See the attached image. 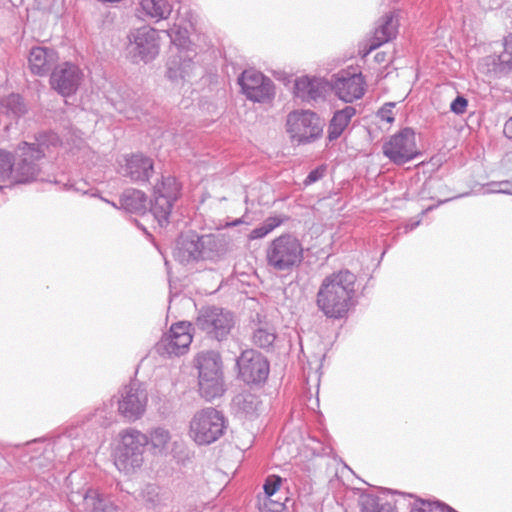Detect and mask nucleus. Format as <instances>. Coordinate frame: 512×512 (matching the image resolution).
I'll use <instances>...</instances> for the list:
<instances>
[{
	"label": "nucleus",
	"instance_id": "obj_1",
	"mask_svg": "<svg viewBox=\"0 0 512 512\" xmlns=\"http://www.w3.org/2000/svg\"><path fill=\"white\" fill-rule=\"evenodd\" d=\"M356 276L348 270H340L326 276L316 295L318 309L328 318L345 317L354 305Z\"/></svg>",
	"mask_w": 512,
	"mask_h": 512
},
{
	"label": "nucleus",
	"instance_id": "obj_2",
	"mask_svg": "<svg viewBox=\"0 0 512 512\" xmlns=\"http://www.w3.org/2000/svg\"><path fill=\"white\" fill-rule=\"evenodd\" d=\"M58 143L59 137L54 132L39 134L35 143H20L14 155V183L34 181L40 172L38 161L45 156L50 145L56 146Z\"/></svg>",
	"mask_w": 512,
	"mask_h": 512
},
{
	"label": "nucleus",
	"instance_id": "obj_3",
	"mask_svg": "<svg viewBox=\"0 0 512 512\" xmlns=\"http://www.w3.org/2000/svg\"><path fill=\"white\" fill-rule=\"evenodd\" d=\"M304 248L300 240L291 233L273 239L266 247L267 267L275 272L289 273L303 261Z\"/></svg>",
	"mask_w": 512,
	"mask_h": 512
},
{
	"label": "nucleus",
	"instance_id": "obj_4",
	"mask_svg": "<svg viewBox=\"0 0 512 512\" xmlns=\"http://www.w3.org/2000/svg\"><path fill=\"white\" fill-rule=\"evenodd\" d=\"M148 445V436L136 429H126L121 433L115 465L119 471L126 474L139 469L144 462V451Z\"/></svg>",
	"mask_w": 512,
	"mask_h": 512
},
{
	"label": "nucleus",
	"instance_id": "obj_5",
	"mask_svg": "<svg viewBox=\"0 0 512 512\" xmlns=\"http://www.w3.org/2000/svg\"><path fill=\"white\" fill-rule=\"evenodd\" d=\"M227 428L225 416L214 408L198 411L190 422V436L198 445H209L221 438Z\"/></svg>",
	"mask_w": 512,
	"mask_h": 512
},
{
	"label": "nucleus",
	"instance_id": "obj_6",
	"mask_svg": "<svg viewBox=\"0 0 512 512\" xmlns=\"http://www.w3.org/2000/svg\"><path fill=\"white\" fill-rule=\"evenodd\" d=\"M286 128L292 140L310 143L321 137L323 122L317 113L311 110H296L288 114Z\"/></svg>",
	"mask_w": 512,
	"mask_h": 512
},
{
	"label": "nucleus",
	"instance_id": "obj_7",
	"mask_svg": "<svg viewBox=\"0 0 512 512\" xmlns=\"http://www.w3.org/2000/svg\"><path fill=\"white\" fill-rule=\"evenodd\" d=\"M127 54L133 62L148 63L159 54V36L156 29L143 26L128 35Z\"/></svg>",
	"mask_w": 512,
	"mask_h": 512
},
{
	"label": "nucleus",
	"instance_id": "obj_8",
	"mask_svg": "<svg viewBox=\"0 0 512 512\" xmlns=\"http://www.w3.org/2000/svg\"><path fill=\"white\" fill-rule=\"evenodd\" d=\"M385 157L396 165H403L419 155L416 134L406 127L390 136L382 146Z\"/></svg>",
	"mask_w": 512,
	"mask_h": 512
},
{
	"label": "nucleus",
	"instance_id": "obj_9",
	"mask_svg": "<svg viewBox=\"0 0 512 512\" xmlns=\"http://www.w3.org/2000/svg\"><path fill=\"white\" fill-rule=\"evenodd\" d=\"M234 325L233 315L220 307H203L195 320V326L216 340L225 338Z\"/></svg>",
	"mask_w": 512,
	"mask_h": 512
},
{
	"label": "nucleus",
	"instance_id": "obj_10",
	"mask_svg": "<svg viewBox=\"0 0 512 512\" xmlns=\"http://www.w3.org/2000/svg\"><path fill=\"white\" fill-rule=\"evenodd\" d=\"M180 192V185L175 177H162L160 182L154 186V201L152 202L150 212L158 221L160 226H164L169 221L173 203Z\"/></svg>",
	"mask_w": 512,
	"mask_h": 512
},
{
	"label": "nucleus",
	"instance_id": "obj_11",
	"mask_svg": "<svg viewBox=\"0 0 512 512\" xmlns=\"http://www.w3.org/2000/svg\"><path fill=\"white\" fill-rule=\"evenodd\" d=\"M190 323L179 322L173 324L170 330L163 334L157 342L155 349L161 356H180L185 354L192 342Z\"/></svg>",
	"mask_w": 512,
	"mask_h": 512
},
{
	"label": "nucleus",
	"instance_id": "obj_12",
	"mask_svg": "<svg viewBox=\"0 0 512 512\" xmlns=\"http://www.w3.org/2000/svg\"><path fill=\"white\" fill-rule=\"evenodd\" d=\"M238 83L243 94L251 101L266 102L274 97L272 80L254 69L243 71Z\"/></svg>",
	"mask_w": 512,
	"mask_h": 512
},
{
	"label": "nucleus",
	"instance_id": "obj_13",
	"mask_svg": "<svg viewBox=\"0 0 512 512\" xmlns=\"http://www.w3.org/2000/svg\"><path fill=\"white\" fill-rule=\"evenodd\" d=\"M239 377L247 384L264 382L269 375L267 359L255 350H245L237 359Z\"/></svg>",
	"mask_w": 512,
	"mask_h": 512
},
{
	"label": "nucleus",
	"instance_id": "obj_14",
	"mask_svg": "<svg viewBox=\"0 0 512 512\" xmlns=\"http://www.w3.org/2000/svg\"><path fill=\"white\" fill-rule=\"evenodd\" d=\"M118 412L129 421L139 419L145 412L148 396L144 388L136 382L124 386L119 392Z\"/></svg>",
	"mask_w": 512,
	"mask_h": 512
},
{
	"label": "nucleus",
	"instance_id": "obj_15",
	"mask_svg": "<svg viewBox=\"0 0 512 512\" xmlns=\"http://www.w3.org/2000/svg\"><path fill=\"white\" fill-rule=\"evenodd\" d=\"M196 56L194 49H180L176 52L169 51V57L166 63V76L174 82L180 83L189 79L196 65L193 61Z\"/></svg>",
	"mask_w": 512,
	"mask_h": 512
},
{
	"label": "nucleus",
	"instance_id": "obj_16",
	"mask_svg": "<svg viewBox=\"0 0 512 512\" xmlns=\"http://www.w3.org/2000/svg\"><path fill=\"white\" fill-rule=\"evenodd\" d=\"M82 77L83 73L78 66L66 62L53 70L50 83L54 90L66 97L77 91Z\"/></svg>",
	"mask_w": 512,
	"mask_h": 512
},
{
	"label": "nucleus",
	"instance_id": "obj_17",
	"mask_svg": "<svg viewBox=\"0 0 512 512\" xmlns=\"http://www.w3.org/2000/svg\"><path fill=\"white\" fill-rule=\"evenodd\" d=\"M118 173L133 182L145 183L153 174V161L142 154L123 156L118 161Z\"/></svg>",
	"mask_w": 512,
	"mask_h": 512
},
{
	"label": "nucleus",
	"instance_id": "obj_18",
	"mask_svg": "<svg viewBox=\"0 0 512 512\" xmlns=\"http://www.w3.org/2000/svg\"><path fill=\"white\" fill-rule=\"evenodd\" d=\"M329 88V83L323 78L302 76L295 80L294 94L302 101H317L325 97Z\"/></svg>",
	"mask_w": 512,
	"mask_h": 512
},
{
	"label": "nucleus",
	"instance_id": "obj_19",
	"mask_svg": "<svg viewBox=\"0 0 512 512\" xmlns=\"http://www.w3.org/2000/svg\"><path fill=\"white\" fill-rule=\"evenodd\" d=\"M331 88L335 95L346 103H351L363 97L365 93V81L361 74H353L348 77H338Z\"/></svg>",
	"mask_w": 512,
	"mask_h": 512
},
{
	"label": "nucleus",
	"instance_id": "obj_20",
	"mask_svg": "<svg viewBox=\"0 0 512 512\" xmlns=\"http://www.w3.org/2000/svg\"><path fill=\"white\" fill-rule=\"evenodd\" d=\"M200 260L218 261L228 252V239L222 234L199 236Z\"/></svg>",
	"mask_w": 512,
	"mask_h": 512
},
{
	"label": "nucleus",
	"instance_id": "obj_21",
	"mask_svg": "<svg viewBox=\"0 0 512 512\" xmlns=\"http://www.w3.org/2000/svg\"><path fill=\"white\" fill-rule=\"evenodd\" d=\"M58 60L57 52L48 47H33L30 50L28 63L31 72L35 75H46Z\"/></svg>",
	"mask_w": 512,
	"mask_h": 512
},
{
	"label": "nucleus",
	"instance_id": "obj_22",
	"mask_svg": "<svg viewBox=\"0 0 512 512\" xmlns=\"http://www.w3.org/2000/svg\"><path fill=\"white\" fill-rule=\"evenodd\" d=\"M85 512H120L112 497L98 488H88L83 496Z\"/></svg>",
	"mask_w": 512,
	"mask_h": 512
},
{
	"label": "nucleus",
	"instance_id": "obj_23",
	"mask_svg": "<svg viewBox=\"0 0 512 512\" xmlns=\"http://www.w3.org/2000/svg\"><path fill=\"white\" fill-rule=\"evenodd\" d=\"M356 113V108L350 105L337 109L333 113L327 128V139L329 142L337 140L344 134Z\"/></svg>",
	"mask_w": 512,
	"mask_h": 512
},
{
	"label": "nucleus",
	"instance_id": "obj_24",
	"mask_svg": "<svg viewBox=\"0 0 512 512\" xmlns=\"http://www.w3.org/2000/svg\"><path fill=\"white\" fill-rule=\"evenodd\" d=\"M200 240L197 235L181 236L173 251L174 258L182 264L200 261Z\"/></svg>",
	"mask_w": 512,
	"mask_h": 512
},
{
	"label": "nucleus",
	"instance_id": "obj_25",
	"mask_svg": "<svg viewBox=\"0 0 512 512\" xmlns=\"http://www.w3.org/2000/svg\"><path fill=\"white\" fill-rule=\"evenodd\" d=\"M173 10L170 0H139L137 9L140 18H147L159 22L167 19Z\"/></svg>",
	"mask_w": 512,
	"mask_h": 512
},
{
	"label": "nucleus",
	"instance_id": "obj_26",
	"mask_svg": "<svg viewBox=\"0 0 512 512\" xmlns=\"http://www.w3.org/2000/svg\"><path fill=\"white\" fill-rule=\"evenodd\" d=\"M487 64L491 66L490 72L497 78L512 73V34L505 38L503 52L490 57Z\"/></svg>",
	"mask_w": 512,
	"mask_h": 512
},
{
	"label": "nucleus",
	"instance_id": "obj_27",
	"mask_svg": "<svg viewBox=\"0 0 512 512\" xmlns=\"http://www.w3.org/2000/svg\"><path fill=\"white\" fill-rule=\"evenodd\" d=\"M198 376L223 373L221 356L216 351H202L195 358Z\"/></svg>",
	"mask_w": 512,
	"mask_h": 512
},
{
	"label": "nucleus",
	"instance_id": "obj_28",
	"mask_svg": "<svg viewBox=\"0 0 512 512\" xmlns=\"http://www.w3.org/2000/svg\"><path fill=\"white\" fill-rule=\"evenodd\" d=\"M200 395L207 401H212L223 395L225 391L223 373L216 375L198 376Z\"/></svg>",
	"mask_w": 512,
	"mask_h": 512
},
{
	"label": "nucleus",
	"instance_id": "obj_29",
	"mask_svg": "<svg viewBox=\"0 0 512 512\" xmlns=\"http://www.w3.org/2000/svg\"><path fill=\"white\" fill-rule=\"evenodd\" d=\"M120 207L130 213H144L147 207L145 194L137 189H127L120 197Z\"/></svg>",
	"mask_w": 512,
	"mask_h": 512
},
{
	"label": "nucleus",
	"instance_id": "obj_30",
	"mask_svg": "<svg viewBox=\"0 0 512 512\" xmlns=\"http://www.w3.org/2000/svg\"><path fill=\"white\" fill-rule=\"evenodd\" d=\"M398 32V21L393 14L381 18L374 30L373 39L384 44L396 37Z\"/></svg>",
	"mask_w": 512,
	"mask_h": 512
},
{
	"label": "nucleus",
	"instance_id": "obj_31",
	"mask_svg": "<svg viewBox=\"0 0 512 512\" xmlns=\"http://www.w3.org/2000/svg\"><path fill=\"white\" fill-rule=\"evenodd\" d=\"M169 36L172 46L170 52H176L180 49H192L188 36V23H174L171 28L165 31Z\"/></svg>",
	"mask_w": 512,
	"mask_h": 512
},
{
	"label": "nucleus",
	"instance_id": "obj_32",
	"mask_svg": "<svg viewBox=\"0 0 512 512\" xmlns=\"http://www.w3.org/2000/svg\"><path fill=\"white\" fill-rule=\"evenodd\" d=\"M362 512H397L389 502L372 494H362L359 500Z\"/></svg>",
	"mask_w": 512,
	"mask_h": 512
},
{
	"label": "nucleus",
	"instance_id": "obj_33",
	"mask_svg": "<svg viewBox=\"0 0 512 512\" xmlns=\"http://www.w3.org/2000/svg\"><path fill=\"white\" fill-rule=\"evenodd\" d=\"M234 407L248 416H253L259 408L258 397L250 392H242L233 398Z\"/></svg>",
	"mask_w": 512,
	"mask_h": 512
},
{
	"label": "nucleus",
	"instance_id": "obj_34",
	"mask_svg": "<svg viewBox=\"0 0 512 512\" xmlns=\"http://www.w3.org/2000/svg\"><path fill=\"white\" fill-rule=\"evenodd\" d=\"M276 339V331L275 328L265 323L264 325L259 326L255 329L253 333V343L263 349L269 348L273 345Z\"/></svg>",
	"mask_w": 512,
	"mask_h": 512
},
{
	"label": "nucleus",
	"instance_id": "obj_35",
	"mask_svg": "<svg viewBox=\"0 0 512 512\" xmlns=\"http://www.w3.org/2000/svg\"><path fill=\"white\" fill-rule=\"evenodd\" d=\"M170 440L171 435L169 431L162 427H157L150 432L148 444H151L155 453H163L168 449Z\"/></svg>",
	"mask_w": 512,
	"mask_h": 512
},
{
	"label": "nucleus",
	"instance_id": "obj_36",
	"mask_svg": "<svg viewBox=\"0 0 512 512\" xmlns=\"http://www.w3.org/2000/svg\"><path fill=\"white\" fill-rule=\"evenodd\" d=\"M1 107L7 114L14 117H20L26 112V106L18 94H10L1 100Z\"/></svg>",
	"mask_w": 512,
	"mask_h": 512
},
{
	"label": "nucleus",
	"instance_id": "obj_37",
	"mask_svg": "<svg viewBox=\"0 0 512 512\" xmlns=\"http://www.w3.org/2000/svg\"><path fill=\"white\" fill-rule=\"evenodd\" d=\"M0 182L14 183V155L0 150Z\"/></svg>",
	"mask_w": 512,
	"mask_h": 512
},
{
	"label": "nucleus",
	"instance_id": "obj_38",
	"mask_svg": "<svg viewBox=\"0 0 512 512\" xmlns=\"http://www.w3.org/2000/svg\"><path fill=\"white\" fill-rule=\"evenodd\" d=\"M284 222V219L279 216L268 217L258 227L254 228L249 235L250 239H261L272 232L275 228L279 227Z\"/></svg>",
	"mask_w": 512,
	"mask_h": 512
},
{
	"label": "nucleus",
	"instance_id": "obj_39",
	"mask_svg": "<svg viewBox=\"0 0 512 512\" xmlns=\"http://www.w3.org/2000/svg\"><path fill=\"white\" fill-rule=\"evenodd\" d=\"M141 497L148 507H158L164 501V494L161 488L155 484H147L141 491Z\"/></svg>",
	"mask_w": 512,
	"mask_h": 512
},
{
	"label": "nucleus",
	"instance_id": "obj_40",
	"mask_svg": "<svg viewBox=\"0 0 512 512\" xmlns=\"http://www.w3.org/2000/svg\"><path fill=\"white\" fill-rule=\"evenodd\" d=\"M282 484V478L278 475H269L263 485L264 493L271 501V497L280 489Z\"/></svg>",
	"mask_w": 512,
	"mask_h": 512
},
{
	"label": "nucleus",
	"instance_id": "obj_41",
	"mask_svg": "<svg viewBox=\"0 0 512 512\" xmlns=\"http://www.w3.org/2000/svg\"><path fill=\"white\" fill-rule=\"evenodd\" d=\"M486 192L512 195V180L490 182L486 185Z\"/></svg>",
	"mask_w": 512,
	"mask_h": 512
},
{
	"label": "nucleus",
	"instance_id": "obj_42",
	"mask_svg": "<svg viewBox=\"0 0 512 512\" xmlns=\"http://www.w3.org/2000/svg\"><path fill=\"white\" fill-rule=\"evenodd\" d=\"M410 512H444L443 507L438 503H432L424 500H417Z\"/></svg>",
	"mask_w": 512,
	"mask_h": 512
},
{
	"label": "nucleus",
	"instance_id": "obj_43",
	"mask_svg": "<svg viewBox=\"0 0 512 512\" xmlns=\"http://www.w3.org/2000/svg\"><path fill=\"white\" fill-rule=\"evenodd\" d=\"M113 417L112 410L108 407V405H104L102 408H98L93 414V418L95 422L101 426H106L110 424Z\"/></svg>",
	"mask_w": 512,
	"mask_h": 512
},
{
	"label": "nucleus",
	"instance_id": "obj_44",
	"mask_svg": "<svg viewBox=\"0 0 512 512\" xmlns=\"http://www.w3.org/2000/svg\"><path fill=\"white\" fill-rule=\"evenodd\" d=\"M394 107H395V103H393V102L385 103L379 109V111L377 113L378 117L383 121L392 123L394 121V113H393Z\"/></svg>",
	"mask_w": 512,
	"mask_h": 512
},
{
	"label": "nucleus",
	"instance_id": "obj_45",
	"mask_svg": "<svg viewBox=\"0 0 512 512\" xmlns=\"http://www.w3.org/2000/svg\"><path fill=\"white\" fill-rule=\"evenodd\" d=\"M468 101L464 96H457L450 104V110L457 114L462 115L466 112Z\"/></svg>",
	"mask_w": 512,
	"mask_h": 512
},
{
	"label": "nucleus",
	"instance_id": "obj_46",
	"mask_svg": "<svg viewBox=\"0 0 512 512\" xmlns=\"http://www.w3.org/2000/svg\"><path fill=\"white\" fill-rule=\"evenodd\" d=\"M324 173H325L324 167H318V168L312 170L311 172H309L306 179L304 180V184L310 185V184L320 180L324 176Z\"/></svg>",
	"mask_w": 512,
	"mask_h": 512
},
{
	"label": "nucleus",
	"instance_id": "obj_47",
	"mask_svg": "<svg viewBox=\"0 0 512 512\" xmlns=\"http://www.w3.org/2000/svg\"><path fill=\"white\" fill-rule=\"evenodd\" d=\"M382 44L380 42H377L373 38L369 39L368 42L363 44L359 50V53L362 55V57H366L369 55L373 50L380 47Z\"/></svg>",
	"mask_w": 512,
	"mask_h": 512
},
{
	"label": "nucleus",
	"instance_id": "obj_48",
	"mask_svg": "<svg viewBox=\"0 0 512 512\" xmlns=\"http://www.w3.org/2000/svg\"><path fill=\"white\" fill-rule=\"evenodd\" d=\"M264 506L271 512H281L283 509V503L279 501H268V499L264 502Z\"/></svg>",
	"mask_w": 512,
	"mask_h": 512
},
{
	"label": "nucleus",
	"instance_id": "obj_49",
	"mask_svg": "<svg viewBox=\"0 0 512 512\" xmlns=\"http://www.w3.org/2000/svg\"><path fill=\"white\" fill-rule=\"evenodd\" d=\"M503 132L508 139L512 140V116L505 122Z\"/></svg>",
	"mask_w": 512,
	"mask_h": 512
},
{
	"label": "nucleus",
	"instance_id": "obj_50",
	"mask_svg": "<svg viewBox=\"0 0 512 512\" xmlns=\"http://www.w3.org/2000/svg\"><path fill=\"white\" fill-rule=\"evenodd\" d=\"M385 56H386V54L384 52L377 53L375 55V60L377 62H379V63L384 62L385 61Z\"/></svg>",
	"mask_w": 512,
	"mask_h": 512
},
{
	"label": "nucleus",
	"instance_id": "obj_51",
	"mask_svg": "<svg viewBox=\"0 0 512 512\" xmlns=\"http://www.w3.org/2000/svg\"><path fill=\"white\" fill-rule=\"evenodd\" d=\"M84 186H86V183L85 182H80L77 184V186L75 187V190L77 192H82V193H86V190L84 189Z\"/></svg>",
	"mask_w": 512,
	"mask_h": 512
},
{
	"label": "nucleus",
	"instance_id": "obj_52",
	"mask_svg": "<svg viewBox=\"0 0 512 512\" xmlns=\"http://www.w3.org/2000/svg\"><path fill=\"white\" fill-rule=\"evenodd\" d=\"M98 2L104 3V4H116L120 3L123 0H97Z\"/></svg>",
	"mask_w": 512,
	"mask_h": 512
},
{
	"label": "nucleus",
	"instance_id": "obj_53",
	"mask_svg": "<svg viewBox=\"0 0 512 512\" xmlns=\"http://www.w3.org/2000/svg\"><path fill=\"white\" fill-rule=\"evenodd\" d=\"M418 225H419V221L414 222V223H412V224H410V225L406 226V227H405V230H406V231H411V230L415 229Z\"/></svg>",
	"mask_w": 512,
	"mask_h": 512
},
{
	"label": "nucleus",
	"instance_id": "obj_54",
	"mask_svg": "<svg viewBox=\"0 0 512 512\" xmlns=\"http://www.w3.org/2000/svg\"><path fill=\"white\" fill-rule=\"evenodd\" d=\"M238 223H240V220H236V221L233 223V225H236V224H238Z\"/></svg>",
	"mask_w": 512,
	"mask_h": 512
},
{
	"label": "nucleus",
	"instance_id": "obj_55",
	"mask_svg": "<svg viewBox=\"0 0 512 512\" xmlns=\"http://www.w3.org/2000/svg\"><path fill=\"white\" fill-rule=\"evenodd\" d=\"M113 207L117 208L118 206L115 203H111Z\"/></svg>",
	"mask_w": 512,
	"mask_h": 512
}]
</instances>
